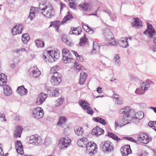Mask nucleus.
I'll list each match as a JSON object with an SVG mask.
<instances>
[{
    "mask_svg": "<svg viewBox=\"0 0 156 156\" xmlns=\"http://www.w3.org/2000/svg\"><path fill=\"white\" fill-rule=\"evenodd\" d=\"M125 151H126L127 153V154H126L127 155H129L131 153L132 151L130 148V145H129L128 147H127V149L125 150Z\"/></svg>",
    "mask_w": 156,
    "mask_h": 156,
    "instance_id": "6e6d98bb",
    "label": "nucleus"
},
{
    "mask_svg": "<svg viewBox=\"0 0 156 156\" xmlns=\"http://www.w3.org/2000/svg\"><path fill=\"white\" fill-rule=\"evenodd\" d=\"M79 7L85 11H89L91 9L90 4L87 2H83V4H80Z\"/></svg>",
    "mask_w": 156,
    "mask_h": 156,
    "instance_id": "a878e982",
    "label": "nucleus"
},
{
    "mask_svg": "<svg viewBox=\"0 0 156 156\" xmlns=\"http://www.w3.org/2000/svg\"><path fill=\"white\" fill-rule=\"evenodd\" d=\"M16 92L20 95L23 96L27 94L28 91L27 89L25 88L24 86L22 85L17 87Z\"/></svg>",
    "mask_w": 156,
    "mask_h": 156,
    "instance_id": "2eb2a0df",
    "label": "nucleus"
},
{
    "mask_svg": "<svg viewBox=\"0 0 156 156\" xmlns=\"http://www.w3.org/2000/svg\"><path fill=\"white\" fill-rule=\"evenodd\" d=\"M129 109V107L127 106L125 108H121L119 111V112L120 114H123V118L124 119H125L126 118V116H125V115H126V112H128L127 110H128Z\"/></svg>",
    "mask_w": 156,
    "mask_h": 156,
    "instance_id": "72a5a7b5",
    "label": "nucleus"
},
{
    "mask_svg": "<svg viewBox=\"0 0 156 156\" xmlns=\"http://www.w3.org/2000/svg\"><path fill=\"white\" fill-rule=\"evenodd\" d=\"M66 119L65 116L60 117L58 120L57 123V125L58 126L61 125L65 123L66 122Z\"/></svg>",
    "mask_w": 156,
    "mask_h": 156,
    "instance_id": "ea45409f",
    "label": "nucleus"
},
{
    "mask_svg": "<svg viewBox=\"0 0 156 156\" xmlns=\"http://www.w3.org/2000/svg\"><path fill=\"white\" fill-rule=\"evenodd\" d=\"M3 77H0V86H3L4 84H6L7 80V76L5 74H2Z\"/></svg>",
    "mask_w": 156,
    "mask_h": 156,
    "instance_id": "a19ab883",
    "label": "nucleus"
},
{
    "mask_svg": "<svg viewBox=\"0 0 156 156\" xmlns=\"http://www.w3.org/2000/svg\"><path fill=\"white\" fill-rule=\"evenodd\" d=\"M115 103L118 105H122L123 103V101L122 98H119L117 99L114 100Z\"/></svg>",
    "mask_w": 156,
    "mask_h": 156,
    "instance_id": "09e8293b",
    "label": "nucleus"
},
{
    "mask_svg": "<svg viewBox=\"0 0 156 156\" xmlns=\"http://www.w3.org/2000/svg\"><path fill=\"white\" fill-rule=\"evenodd\" d=\"M97 91L99 93H102V88L100 87H98L97 88Z\"/></svg>",
    "mask_w": 156,
    "mask_h": 156,
    "instance_id": "338daca9",
    "label": "nucleus"
},
{
    "mask_svg": "<svg viewBox=\"0 0 156 156\" xmlns=\"http://www.w3.org/2000/svg\"><path fill=\"white\" fill-rule=\"evenodd\" d=\"M23 130V128L21 126H17L16 130L14 131V137L16 138L20 137Z\"/></svg>",
    "mask_w": 156,
    "mask_h": 156,
    "instance_id": "6ab92c4d",
    "label": "nucleus"
},
{
    "mask_svg": "<svg viewBox=\"0 0 156 156\" xmlns=\"http://www.w3.org/2000/svg\"><path fill=\"white\" fill-rule=\"evenodd\" d=\"M76 57L78 61L82 62L83 61V58L81 55H78Z\"/></svg>",
    "mask_w": 156,
    "mask_h": 156,
    "instance_id": "e2e57ef3",
    "label": "nucleus"
},
{
    "mask_svg": "<svg viewBox=\"0 0 156 156\" xmlns=\"http://www.w3.org/2000/svg\"><path fill=\"white\" fill-rule=\"evenodd\" d=\"M39 9L42 11L41 13L43 15L47 17L51 18L52 16H54V10L49 4L45 5L42 9H41V7H39Z\"/></svg>",
    "mask_w": 156,
    "mask_h": 156,
    "instance_id": "f257e3e1",
    "label": "nucleus"
},
{
    "mask_svg": "<svg viewBox=\"0 0 156 156\" xmlns=\"http://www.w3.org/2000/svg\"><path fill=\"white\" fill-rule=\"evenodd\" d=\"M53 91L51 92V93H49L50 95L52 97H57L59 94V90L57 89L56 88L53 87Z\"/></svg>",
    "mask_w": 156,
    "mask_h": 156,
    "instance_id": "58836bf2",
    "label": "nucleus"
},
{
    "mask_svg": "<svg viewBox=\"0 0 156 156\" xmlns=\"http://www.w3.org/2000/svg\"><path fill=\"white\" fill-rule=\"evenodd\" d=\"M85 80H84V79H83L82 78L80 77L79 83L81 85H83Z\"/></svg>",
    "mask_w": 156,
    "mask_h": 156,
    "instance_id": "680f3d73",
    "label": "nucleus"
},
{
    "mask_svg": "<svg viewBox=\"0 0 156 156\" xmlns=\"http://www.w3.org/2000/svg\"><path fill=\"white\" fill-rule=\"evenodd\" d=\"M69 52H70V51L68 49L66 48L63 49L62 51V58H63L64 56L66 57L69 54Z\"/></svg>",
    "mask_w": 156,
    "mask_h": 156,
    "instance_id": "a18cd8bd",
    "label": "nucleus"
},
{
    "mask_svg": "<svg viewBox=\"0 0 156 156\" xmlns=\"http://www.w3.org/2000/svg\"><path fill=\"white\" fill-rule=\"evenodd\" d=\"M93 120L95 122H99L103 125H106L107 124L105 119L99 117H94L93 118Z\"/></svg>",
    "mask_w": 156,
    "mask_h": 156,
    "instance_id": "c756f323",
    "label": "nucleus"
},
{
    "mask_svg": "<svg viewBox=\"0 0 156 156\" xmlns=\"http://www.w3.org/2000/svg\"><path fill=\"white\" fill-rule=\"evenodd\" d=\"M48 55H49L52 58L58 59L57 57H56L55 54H57L58 53L52 50H49L48 51Z\"/></svg>",
    "mask_w": 156,
    "mask_h": 156,
    "instance_id": "79ce46f5",
    "label": "nucleus"
},
{
    "mask_svg": "<svg viewBox=\"0 0 156 156\" xmlns=\"http://www.w3.org/2000/svg\"><path fill=\"white\" fill-rule=\"evenodd\" d=\"M100 147L101 150L105 153L111 152L114 150L112 143L108 140L102 142L100 145Z\"/></svg>",
    "mask_w": 156,
    "mask_h": 156,
    "instance_id": "7ed1b4c3",
    "label": "nucleus"
},
{
    "mask_svg": "<svg viewBox=\"0 0 156 156\" xmlns=\"http://www.w3.org/2000/svg\"><path fill=\"white\" fill-rule=\"evenodd\" d=\"M107 136H108L109 137L112 138L113 139L117 141L121 140V139L119 138L114 133L108 132V134L107 135Z\"/></svg>",
    "mask_w": 156,
    "mask_h": 156,
    "instance_id": "2f4dec72",
    "label": "nucleus"
},
{
    "mask_svg": "<svg viewBox=\"0 0 156 156\" xmlns=\"http://www.w3.org/2000/svg\"><path fill=\"white\" fill-rule=\"evenodd\" d=\"M30 39V36L28 33L23 34L22 36V40L24 44L27 43Z\"/></svg>",
    "mask_w": 156,
    "mask_h": 156,
    "instance_id": "473e14b6",
    "label": "nucleus"
},
{
    "mask_svg": "<svg viewBox=\"0 0 156 156\" xmlns=\"http://www.w3.org/2000/svg\"><path fill=\"white\" fill-rule=\"evenodd\" d=\"M75 66L76 67V69L78 70H80L81 69L80 67V65L78 63H75Z\"/></svg>",
    "mask_w": 156,
    "mask_h": 156,
    "instance_id": "0e129e2a",
    "label": "nucleus"
},
{
    "mask_svg": "<svg viewBox=\"0 0 156 156\" xmlns=\"http://www.w3.org/2000/svg\"><path fill=\"white\" fill-rule=\"evenodd\" d=\"M96 150V149H95V150H94V148L91 149V151L89 153V154H90V156H92V155L94 154L95 153H96L97 152Z\"/></svg>",
    "mask_w": 156,
    "mask_h": 156,
    "instance_id": "052dcab7",
    "label": "nucleus"
},
{
    "mask_svg": "<svg viewBox=\"0 0 156 156\" xmlns=\"http://www.w3.org/2000/svg\"><path fill=\"white\" fill-rule=\"evenodd\" d=\"M64 101L63 98H59L56 101V103H57L56 106H58L61 105L63 103Z\"/></svg>",
    "mask_w": 156,
    "mask_h": 156,
    "instance_id": "49530a36",
    "label": "nucleus"
},
{
    "mask_svg": "<svg viewBox=\"0 0 156 156\" xmlns=\"http://www.w3.org/2000/svg\"><path fill=\"white\" fill-rule=\"evenodd\" d=\"M35 43L37 47L43 48L44 46V42L39 39L35 40Z\"/></svg>",
    "mask_w": 156,
    "mask_h": 156,
    "instance_id": "f704fd0d",
    "label": "nucleus"
},
{
    "mask_svg": "<svg viewBox=\"0 0 156 156\" xmlns=\"http://www.w3.org/2000/svg\"><path fill=\"white\" fill-rule=\"evenodd\" d=\"M121 154H122V156H127L128 155L126 154L127 153L124 151H120Z\"/></svg>",
    "mask_w": 156,
    "mask_h": 156,
    "instance_id": "774afa93",
    "label": "nucleus"
},
{
    "mask_svg": "<svg viewBox=\"0 0 156 156\" xmlns=\"http://www.w3.org/2000/svg\"><path fill=\"white\" fill-rule=\"evenodd\" d=\"M75 132L78 136H83L84 135V129L82 127L76 126L74 128Z\"/></svg>",
    "mask_w": 156,
    "mask_h": 156,
    "instance_id": "f3484780",
    "label": "nucleus"
},
{
    "mask_svg": "<svg viewBox=\"0 0 156 156\" xmlns=\"http://www.w3.org/2000/svg\"><path fill=\"white\" fill-rule=\"evenodd\" d=\"M73 31L74 34L76 35H80L82 32V30L80 27H73V29L72 30Z\"/></svg>",
    "mask_w": 156,
    "mask_h": 156,
    "instance_id": "e433bc0d",
    "label": "nucleus"
},
{
    "mask_svg": "<svg viewBox=\"0 0 156 156\" xmlns=\"http://www.w3.org/2000/svg\"><path fill=\"white\" fill-rule=\"evenodd\" d=\"M71 142V140L67 136L61 138L58 141V146L61 149H64L69 146Z\"/></svg>",
    "mask_w": 156,
    "mask_h": 156,
    "instance_id": "39448f33",
    "label": "nucleus"
},
{
    "mask_svg": "<svg viewBox=\"0 0 156 156\" xmlns=\"http://www.w3.org/2000/svg\"><path fill=\"white\" fill-rule=\"evenodd\" d=\"M62 60L63 62L65 63H69L73 60L72 55L70 52L66 57L64 56L63 58H62Z\"/></svg>",
    "mask_w": 156,
    "mask_h": 156,
    "instance_id": "7c9ffc66",
    "label": "nucleus"
},
{
    "mask_svg": "<svg viewBox=\"0 0 156 156\" xmlns=\"http://www.w3.org/2000/svg\"><path fill=\"white\" fill-rule=\"evenodd\" d=\"M87 140V138L83 137L82 138H81L79 139L77 141V144L78 146L80 147H83L84 146L83 145H80L79 143H82L83 144L85 142H86Z\"/></svg>",
    "mask_w": 156,
    "mask_h": 156,
    "instance_id": "37998d69",
    "label": "nucleus"
},
{
    "mask_svg": "<svg viewBox=\"0 0 156 156\" xmlns=\"http://www.w3.org/2000/svg\"><path fill=\"white\" fill-rule=\"evenodd\" d=\"M69 5L70 8L73 9L75 10H76L77 8L74 2H70L69 3Z\"/></svg>",
    "mask_w": 156,
    "mask_h": 156,
    "instance_id": "864d4df0",
    "label": "nucleus"
},
{
    "mask_svg": "<svg viewBox=\"0 0 156 156\" xmlns=\"http://www.w3.org/2000/svg\"><path fill=\"white\" fill-rule=\"evenodd\" d=\"M60 69V67L59 66L57 65L55 66L52 67L50 70V73L51 74H53V75L55 73H56L58 74H60L59 73L57 72V71Z\"/></svg>",
    "mask_w": 156,
    "mask_h": 156,
    "instance_id": "c9c22d12",
    "label": "nucleus"
},
{
    "mask_svg": "<svg viewBox=\"0 0 156 156\" xmlns=\"http://www.w3.org/2000/svg\"><path fill=\"white\" fill-rule=\"evenodd\" d=\"M36 70L33 69L30 72V74L31 76L35 78H38L40 75L41 73L38 68L36 69Z\"/></svg>",
    "mask_w": 156,
    "mask_h": 156,
    "instance_id": "c85d7f7f",
    "label": "nucleus"
},
{
    "mask_svg": "<svg viewBox=\"0 0 156 156\" xmlns=\"http://www.w3.org/2000/svg\"><path fill=\"white\" fill-rule=\"evenodd\" d=\"M143 90L141 88H137L136 89L135 92L136 94H141L143 93Z\"/></svg>",
    "mask_w": 156,
    "mask_h": 156,
    "instance_id": "3c124183",
    "label": "nucleus"
},
{
    "mask_svg": "<svg viewBox=\"0 0 156 156\" xmlns=\"http://www.w3.org/2000/svg\"><path fill=\"white\" fill-rule=\"evenodd\" d=\"M104 133V130L101 128L99 126H97L96 127L94 128L92 130L91 134L92 135H95L97 136L103 134Z\"/></svg>",
    "mask_w": 156,
    "mask_h": 156,
    "instance_id": "ddd939ff",
    "label": "nucleus"
},
{
    "mask_svg": "<svg viewBox=\"0 0 156 156\" xmlns=\"http://www.w3.org/2000/svg\"><path fill=\"white\" fill-rule=\"evenodd\" d=\"M120 57L118 54H116L114 57V60H115V64L118 66H119L120 63Z\"/></svg>",
    "mask_w": 156,
    "mask_h": 156,
    "instance_id": "c03bdc74",
    "label": "nucleus"
},
{
    "mask_svg": "<svg viewBox=\"0 0 156 156\" xmlns=\"http://www.w3.org/2000/svg\"><path fill=\"white\" fill-rule=\"evenodd\" d=\"M3 88L4 89V93L5 95L9 96L12 93L11 88L6 84H4Z\"/></svg>",
    "mask_w": 156,
    "mask_h": 156,
    "instance_id": "393cba45",
    "label": "nucleus"
},
{
    "mask_svg": "<svg viewBox=\"0 0 156 156\" xmlns=\"http://www.w3.org/2000/svg\"><path fill=\"white\" fill-rule=\"evenodd\" d=\"M127 40V38H124L123 37H122L121 39V41L119 42H118V43L122 47L126 48L128 47L129 45Z\"/></svg>",
    "mask_w": 156,
    "mask_h": 156,
    "instance_id": "4be33fe9",
    "label": "nucleus"
},
{
    "mask_svg": "<svg viewBox=\"0 0 156 156\" xmlns=\"http://www.w3.org/2000/svg\"><path fill=\"white\" fill-rule=\"evenodd\" d=\"M133 20L134 21L131 23L133 27H140L143 26L142 22L138 18H134Z\"/></svg>",
    "mask_w": 156,
    "mask_h": 156,
    "instance_id": "aec40b11",
    "label": "nucleus"
},
{
    "mask_svg": "<svg viewBox=\"0 0 156 156\" xmlns=\"http://www.w3.org/2000/svg\"><path fill=\"white\" fill-rule=\"evenodd\" d=\"M62 41L63 42H64L65 43L68 45H69L71 46V44H70V42H69L68 40L65 37H62Z\"/></svg>",
    "mask_w": 156,
    "mask_h": 156,
    "instance_id": "5fc2aeb1",
    "label": "nucleus"
},
{
    "mask_svg": "<svg viewBox=\"0 0 156 156\" xmlns=\"http://www.w3.org/2000/svg\"><path fill=\"white\" fill-rule=\"evenodd\" d=\"M15 144L17 153L21 155L23 154L24 153L23 147L20 141L19 140H16Z\"/></svg>",
    "mask_w": 156,
    "mask_h": 156,
    "instance_id": "4468645a",
    "label": "nucleus"
},
{
    "mask_svg": "<svg viewBox=\"0 0 156 156\" xmlns=\"http://www.w3.org/2000/svg\"><path fill=\"white\" fill-rule=\"evenodd\" d=\"M62 76L60 74L55 73L51 77V82L52 85L58 86L61 82Z\"/></svg>",
    "mask_w": 156,
    "mask_h": 156,
    "instance_id": "1a4fd4ad",
    "label": "nucleus"
},
{
    "mask_svg": "<svg viewBox=\"0 0 156 156\" xmlns=\"http://www.w3.org/2000/svg\"><path fill=\"white\" fill-rule=\"evenodd\" d=\"M80 105L84 110H87V113L92 115L94 112L92 108L90 107V104L86 101L84 100H80L78 101Z\"/></svg>",
    "mask_w": 156,
    "mask_h": 156,
    "instance_id": "20e7f679",
    "label": "nucleus"
},
{
    "mask_svg": "<svg viewBox=\"0 0 156 156\" xmlns=\"http://www.w3.org/2000/svg\"><path fill=\"white\" fill-rule=\"evenodd\" d=\"M155 30L153 27L152 25L149 23H147V29L144 32V34L147 35L148 34L150 38H154V33Z\"/></svg>",
    "mask_w": 156,
    "mask_h": 156,
    "instance_id": "9d476101",
    "label": "nucleus"
},
{
    "mask_svg": "<svg viewBox=\"0 0 156 156\" xmlns=\"http://www.w3.org/2000/svg\"><path fill=\"white\" fill-rule=\"evenodd\" d=\"M85 145H86V151H89L90 150V149L94 148V150L95 149H97V146L96 144L94 142H88L86 144H84Z\"/></svg>",
    "mask_w": 156,
    "mask_h": 156,
    "instance_id": "a211bd4d",
    "label": "nucleus"
},
{
    "mask_svg": "<svg viewBox=\"0 0 156 156\" xmlns=\"http://www.w3.org/2000/svg\"><path fill=\"white\" fill-rule=\"evenodd\" d=\"M29 143L35 145H40L42 143L41 137H38L37 135L30 136L29 138Z\"/></svg>",
    "mask_w": 156,
    "mask_h": 156,
    "instance_id": "6e6552de",
    "label": "nucleus"
},
{
    "mask_svg": "<svg viewBox=\"0 0 156 156\" xmlns=\"http://www.w3.org/2000/svg\"><path fill=\"white\" fill-rule=\"evenodd\" d=\"M144 113L142 111H139L136 113V115L135 119L139 120L142 119L144 117Z\"/></svg>",
    "mask_w": 156,
    "mask_h": 156,
    "instance_id": "4c0bfd02",
    "label": "nucleus"
},
{
    "mask_svg": "<svg viewBox=\"0 0 156 156\" xmlns=\"http://www.w3.org/2000/svg\"><path fill=\"white\" fill-rule=\"evenodd\" d=\"M79 45L83 46L88 43V40L86 34H84L83 37L80 38V39Z\"/></svg>",
    "mask_w": 156,
    "mask_h": 156,
    "instance_id": "5701e85b",
    "label": "nucleus"
},
{
    "mask_svg": "<svg viewBox=\"0 0 156 156\" xmlns=\"http://www.w3.org/2000/svg\"><path fill=\"white\" fill-rule=\"evenodd\" d=\"M47 94L44 93H41L39 95L37 98L36 103L37 105L42 104L47 98Z\"/></svg>",
    "mask_w": 156,
    "mask_h": 156,
    "instance_id": "dca6fc26",
    "label": "nucleus"
},
{
    "mask_svg": "<svg viewBox=\"0 0 156 156\" xmlns=\"http://www.w3.org/2000/svg\"><path fill=\"white\" fill-rule=\"evenodd\" d=\"M155 121H150L148 123V126L151 128L154 129L155 128Z\"/></svg>",
    "mask_w": 156,
    "mask_h": 156,
    "instance_id": "de8ad7c7",
    "label": "nucleus"
},
{
    "mask_svg": "<svg viewBox=\"0 0 156 156\" xmlns=\"http://www.w3.org/2000/svg\"><path fill=\"white\" fill-rule=\"evenodd\" d=\"M151 49L154 52L156 51V44L155 45L152 46L151 48Z\"/></svg>",
    "mask_w": 156,
    "mask_h": 156,
    "instance_id": "69168bd1",
    "label": "nucleus"
},
{
    "mask_svg": "<svg viewBox=\"0 0 156 156\" xmlns=\"http://www.w3.org/2000/svg\"><path fill=\"white\" fill-rule=\"evenodd\" d=\"M87 76V74L83 72H81L80 73V78H82L84 80H86Z\"/></svg>",
    "mask_w": 156,
    "mask_h": 156,
    "instance_id": "8fccbe9b",
    "label": "nucleus"
},
{
    "mask_svg": "<svg viewBox=\"0 0 156 156\" xmlns=\"http://www.w3.org/2000/svg\"><path fill=\"white\" fill-rule=\"evenodd\" d=\"M103 34L106 41L110 43V44L114 45H117V42L114 39V35L109 29H106L104 31Z\"/></svg>",
    "mask_w": 156,
    "mask_h": 156,
    "instance_id": "f03ea898",
    "label": "nucleus"
},
{
    "mask_svg": "<svg viewBox=\"0 0 156 156\" xmlns=\"http://www.w3.org/2000/svg\"><path fill=\"white\" fill-rule=\"evenodd\" d=\"M129 145V144H126L124 145L121 148L120 151H125V150L127 149V147H128Z\"/></svg>",
    "mask_w": 156,
    "mask_h": 156,
    "instance_id": "bf43d9fd",
    "label": "nucleus"
},
{
    "mask_svg": "<svg viewBox=\"0 0 156 156\" xmlns=\"http://www.w3.org/2000/svg\"><path fill=\"white\" fill-rule=\"evenodd\" d=\"M39 9H40L39 7H32L30 8V12L28 17L31 20H32L35 17L36 15L38 14Z\"/></svg>",
    "mask_w": 156,
    "mask_h": 156,
    "instance_id": "f8f14e48",
    "label": "nucleus"
},
{
    "mask_svg": "<svg viewBox=\"0 0 156 156\" xmlns=\"http://www.w3.org/2000/svg\"><path fill=\"white\" fill-rule=\"evenodd\" d=\"M153 83V82L151 80H147L146 82H144L141 84V88L143 90H146L150 87V84Z\"/></svg>",
    "mask_w": 156,
    "mask_h": 156,
    "instance_id": "bb28decb",
    "label": "nucleus"
},
{
    "mask_svg": "<svg viewBox=\"0 0 156 156\" xmlns=\"http://www.w3.org/2000/svg\"><path fill=\"white\" fill-rule=\"evenodd\" d=\"M23 28V26L21 24H17L14 26L12 29V33L14 35L21 34Z\"/></svg>",
    "mask_w": 156,
    "mask_h": 156,
    "instance_id": "9b49d317",
    "label": "nucleus"
},
{
    "mask_svg": "<svg viewBox=\"0 0 156 156\" xmlns=\"http://www.w3.org/2000/svg\"><path fill=\"white\" fill-rule=\"evenodd\" d=\"M32 113V117L37 119L42 118L44 115L43 110L39 107H37L34 109Z\"/></svg>",
    "mask_w": 156,
    "mask_h": 156,
    "instance_id": "423d86ee",
    "label": "nucleus"
},
{
    "mask_svg": "<svg viewBox=\"0 0 156 156\" xmlns=\"http://www.w3.org/2000/svg\"><path fill=\"white\" fill-rule=\"evenodd\" d=\"M60 25V21L56 20L54 21H52L51 22L50 24L49 28L53 27L58 32Z\"/></svg>",
    "mask_w": 156,
    "mask_h": 156,
    "instance_id": "412c9836",
    "label": "nucleus"
},
{
    "mask_svg": "<svg viewBox=\"0 0 156 156\" xmlns=\"http://www.w3.org/2000/svg\"><path fill=\"white\" fill-rule=\"evenodd\" d=\"M53 87H46L45 88V89L47 90V92L49 94V93H51V92L53 91Z\"/></svg>",
    "mask_w": 156,
    "mask_h": 156,
    "instance_id": "4d7b16f0",
    "label": "nucleus"
},
{
    "mask_svg": "<svg viewBox=\"0 0 156 156\" xmlns=\"http://www.w3.org/2000/svg\"><path fill=\"white\" fill-rule=\"evenodd\" d=\"M137 140L141 143L146 144L151 140L152 138L148 134L142 133L138 136Z\"/></svg>",
    "mask_w": 156,
    "mask_h": 156,
    "instance_id": "0eeeda50",
    "label": "nucleus"
},
{
    "mask_svg": "<svg viewBox=\"0 0 156 156\" xmlns=\"http://www.w3.org/2000/svg\"><path fill=\"white\" fill-rule=\"evenodd\" d=\"M67 14H68L64 17L62 21H61V23L62 25L67 21L73 18V15L69 11L68 12Z\"/></svg>",
    "mask_w": 156,
    "mask_h": 156,
    "instance_id": "cd10ccee",
    "label": "nucleus"
},
{
    "mask_svg": "<svg viewBox=\"0 0 156 156\" xmlns=\"http://www.w3.org/2000/svg\"><path fill=\"white\" fill-rule=\"evenodd\" d=\"M87 30H89L88 31H86L87 32L90 34H92L94 33V30L88 27H87Z\"/></svg>",
    "mask_w": 156,
    "mask_h": 156,
    "instance_id": "13d9d810",
    "label": "nucleus"
},
{
    "mask_svg": "<svg viewBox=\"0 0 156 156\" xmlns=\"http://www.w3.org/2000/svg\"><path fill=\"white\" fill-rule=\"evenodd\" d=\"M129 109L127 110L128 112H126V115H125L126 118L131 117L135 118L136 113H135V112L134 109H130V108L129 107Z\"/></svg>",
    "mask_w": 156,
    "mask_h": 156,
    "instance_id": "b1692460",
    "label": "nucleus"
},
{
    "mask_svg": "<svg viewBox=\"0 0 156 156\" xmlns=\"http://www.w3.org/2000/svg\"><path fill=\"white\" fill-rule=\"evenodd\" d=\"M110 16V18L113 21H116V16L115 13H111L110 16Z\"/></svg>",
    "mask_w": 156,
    "mask_h": 156,
    "instance_id": "603ef678",
    "label": "nucleus"
}]
</instances>
